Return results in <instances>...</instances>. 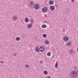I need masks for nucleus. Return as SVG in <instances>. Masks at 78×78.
<instances>
[{"label":"nucleus","instance_id":"nucleus-1","mask_svg":"<svg viewBox=\"0 0 78 78\" xmlns=\"http://www.w3.org/2000/svg\"><path fill=\"white\" fill-rule=\"evenodd\" d=\"M71 78H76L78 76V73L75 71L73 70L71 71L69 74Z\"/></svg>","mask_w":78,"mask_h":78},{"label":"nucleus","instance_id":"nucleus-2","mask_svg":"<svg viewBox=\"0 0 78 78\" xmlns=\"http://www.w3.org/2000/svg\"><path fill=\"white\" fill-rule=\"evenodd\" d=\"M69 39V37L68 36H65L63 38V40L65 41V42H67Z\"/></svg>","mask_w":78,"mask_h":78},{"label":"nucleus","instance_id":"nucleus-3","mask_svg":"<svg viewBox=\"0 0 78 78\" xmlns=\"http://www.w3.org/2000/svg\"><path fill=\"white\" fill-rule=\"evenodd\" d=\"M39 50L41 52L44 51L45 50V48L43 46L40 47L39 48Z\"/></svg>","mask_w":78,"mask_h":78},{"label":"nucleus","instance_id":"nucleus-4","mask_svg":"<svg viewBox=\"0 0 78 78\" xmlns=\"http://www.w3.org/2000/svg\"><path fill=\"white\" fill-rule=\"evenodd\" d=\"M42 11L44 13H45V12L47 11V8L46 7L43 8L42 9Z\"/></svg>","mask_w":78,"mask_h":78},{"label":"nucleus","instance_id":"nucleus-5","mask_svg":"<svg viewBox=\"0 0 78 78\" xmlns=\"http://www.w3.org/2000/svg\"><path fill=\"white\" fill-rule=\"evenodd\" d=\"M33 27V24L32 23H30L27 25V28L29 29H30Z\"/></svg>","mask_w":78,"mask_h":78},{"label":"nucleus","instance_id":"nucleus-6","mask_svg":"<svg viewBox=\"0 0 78 78\" xmlns=\"http://www.w3.org/2000/svg\"><path fill=\"white\" fill-rule=\"evenodd\" d=\"M34 2H31L29 3V6L30 7H32L34 6Z\"/></svg>","mask_w":78,"mask_h":78},{"label":"nucleus","instance_id":"nucleus-7","mask_svg":"<svg viewBox=\"0 0 78 78\" xmlns=\"http://www.w3.org/2000/svg\"><path fill=\"white\" fill-rule=\"evenodd\" d=\"M48 3L49 5H52L54 4V2L52 0H50L49 1Z\"/></svg>","mask_w":78,"mask_h":78},{"label":"nucleus","instance_id":"nucleus-8","mask_svg":"<svg viewBox=\"0 0 78 78\" xmlns=\"http://www.w3.org/2000/svg\"><path fill=\"white\" fill-rule=\"evenodd\" d=\"M50 9L51 11H54L55 9V6H51L50 7Z\"/></svg>","mask_w":78,"mask_h":78},{"label":"nucleus","instance_id":"nucleus-9","mask_svg":"<svg viewBox=\"0 0 78 78\" xmlns=\"http://www.w3.org/2000/svg\"><path fill=\"white\" fill-rule=\"evenodd\" d=\"M34 8L35 9H39V5L38 4H36L35 5H34Z\"/></svg>","mask_w":78,"mask_h":78},{"label":"nucleus","instance_id":"nucleus-10","mask_svg":"<svg viewBox=\"0 0 78 78\" xmlns=\"http://www.w3.org/2000/svg\"><path fill=\"white\" fill-rule=\"evenodd\" d=\"M12 19L13 20H16L17 19V16H14L12 17Z\"/></svg>","mask_w":78,"mask_h":78},{"label":"nucleus","instance_id":"nucleus-11","mask_svg":"<svg viewBox=\"0 0 78 78\" xmlns=\"http://www.w3.org/2000/svg\"><path fill=\"white\" fill-rule=\"evenodd\" d=\"M66 46H70V45H72V43L71 42H67L66 44Z\"/></svg>","mask_w":78,"mask_h":78},{"label":"nucleus","instance_id":"nucleus-12","mask_svg":"<svg viewBox=\"0 0 78 78\" xmlns=\"http://www.w3.org/2000/svg\"><path fill=\"white\" fill-rule=\"evenodd\" d=\"M69 53L70 54H73L75 53V52H74V51L72 49H71L70 50H69Z\"/></svg>","mask_w":78,"mask_h":78},{"label":"nucleus","instance_id":"nucleus-13","mask_svg":"<svg viewBox=\"0 0 78 78\" xmlns=\"http://www.w3.org/2000/svg\"><path fill=\"white\" fill-rule=\"evenodd\" d=\"M44 44H46L47 45L48 44H49V41L47 40H45Z\"/></svg>","mask_w":78,"mask_h":78},{"label":"nucleus","instance_id":"nucleus-14","mask_svg":"<svg viewBox=\"0 0 78 78\" xmlns=\"http://www.w3.org/2000/svg\"><path fill=\"white\" fill-rule=\"evenodd\" d=\"M47 56H51V52H48L47 53Z\"/></svg>","mask_w":78,"mask_h":78},{"label":"nucleus","instance_id":"nucleus-15","mask_svg":"<svg viewBox=\"0 0 78 78\" xmlns=\"http://www.w3.org/2000/svg\"><path fill=\"white\" fill-rule=\"evenodd\" d=\"M41 27L42 28H45L47 27V26L45 24H43L41 25Z\"/></svg>","mask_w":78,"mask_h":78},{"label":"nucleus","instance_id":"nucleus-16","mask_svg":"<svg viewBox=\"0 0 78 78\" xmlns=\"http://www.w3.org/2000/svg\"><path fill=\"white\" fill-rule=\"evenodd\" d=\"M35 50L37 52H39V48L38 47H36L35 48Z\"/></svg>","mask_w":78,"mask_h":78},{"label":"nucleus","instance_id":"nucleus-17","mask_svg":"<svg viewBox=\"0 0 78 78\" xmlns=\"http://www.w3.org/2000/svg\"><path fill=\"white\" fill-rule=\"evenodd\" d=\"M16 41H20V37H17L16 38Z\"/></svg>","mask_w":78,"mask_h":78},{"label":"nucleus","instance_id":"nucleus-18","mask_svg":"<svg viewBox=\"0 0 78 78\" xmlns=\"http://www.w3.org/2000/svg\"><path fill=\"white\" fill-rule=\"evenodd\" d=\"M25 22H26V23L28 22H29V20L27 18H26L25 19Z\"/></svg>","mask_w":78,"mask_h":78},{"label":"nucleus","instance_id":"nucleus-19","mask_svg":"<svg viewBox=\"0 0 78 78\" xmlns=\"http://www.w3.org/2000/svg\"><path fill=\"white\" fill-rule=\"evenodd\" d=\"M44 73L46 75H47V74H48V72L47 71H44Z\"/></svg>","mask_w":78,"mask_h":78},{"label":"nucleus","instance_id":"nucleus-20","mask_svg":"<svg viewBox=\"0 0 78 78\" xmlns=\"http://www.w3.org/2000/svg\"><path fill=\"white\" fill-rule=\"evenodd\" d=\"M42 37H44V38H45V37H47V34H43L42 35Z\"/></svg>","mask_w":78,"mask_h":78},{"label":"nucleus","instance_id":"nucleus-21","mask_svg":"<svg viewBox=\"0 0 78 78\" xmlns=\"http://www.w3.org/2000/svg\"><path fill=\"white\" fill-rule=\"evenodd\" d=\"M58 63H55V67L56 69H58Z\"/></svg>","mask_w":78,"mask_h":78},{"label":"nucleus","instance_id":"nucleus-22","mask_svg":"<svg viewBox=\"0 0 78 78\" xmlns=\"http://www.w3.org/2000/svg\"><path fill=\"white\" fill-rule=\"evenodd\" d=\"M25 67L26 68H27V69H28V68L29 67V66H28V65H26L25 66Z\"/></svg>","mask_w":78,"mask_h":78},{"label":"nucleus","instance_id":"nucleus-23","mask_svg":"<svg viewBox=\"0 0 78 78\" xmlns=\"http://www.w3.org/2000/svg\"><path fill=\"white\" fill-rule=\"evenodd\" d=\"M39 62H40V64H44V62H43V61H40Z\"/></svg>","mask_w":78,"mask_h":78},{"label":"nucleus","instance_id":"nucleus-24","mask_svg":"<svg viewBox=\"0 0 78 78\" xmlns=\"http://www.w3.org/2000/svg\"><path fill=\"white\" fill-rule=\"evenodd\" d=\"M30 22L31 23H33L34 22H33V19H31L30 20Z\"/></svg>","mask_w":78,"mask_h":78},{"label":"nucleus","instance_id":"nucleus-25","mask_svg":"<svg viewBox=\"0 0 78 78\" xmlns=\"http://www.w3.org/2000/svg\"><path fill=\"white\" fill-rule=\"evenodd\" d=\"M55 6L56 8H58V5H57V4H55Z\"/></svg>","mask_w":78,"mask_h":78},{"label":"nucleus","instance_id":"nucleus-26","mask_svg":"<svg viewBox=\"0 0 78 78\" xmlns=\"http://www.w3.org/2000/svg\"><path fill=\"white\" fill-rule=\"evenodd\" d=\"M0 63H1L2 64H3L4 63V62H3V61H2L0 62Z\"/></svg>","mask_w":78,"mask_h":78},{"label":"nucleus","instance_id":"nucleus-27","mask_svg":"<svg viewBox=\"0 0 78 78\" xmlns=\"http://www.w3.org/2000/svg\"><path fill=\"white\" fill-rule=\"evenodd\" d=\"M16 53L14 54V56H16Z\"/></svg>","mask_w":78,"mask_h":78},{"label":"nucleus","instance_id":"nucleus-28","mask_svg":"<svg viewBox=\"0 0 78 78\" xmlns=\"http://www.w3.org/2000/svg\"><path fill=\"white\" fill-rule=\"evenodd\" d=\"M71 1L73 2H74V0H71Z\"/></svg>","mask_w":78,"mask_h":78},{"label":"nucleus","instance_id":"nucleus-29","mask_svg":"<svg viewBox=\"0 0 78 78\" xmlns=\"http://www.w3.org/2000/svg\"><path fill=\"white\" fill-rule=\"evenodd\" d=\"M74 69H76V66H75L74 67Z\"/></svg>","mask_w":78,"mask_h":78},{"label":"nucleus","instance_id":"nucleus-30","mask_svg":"<svg viewBox=\"0 0 78 78\" xmlns=\"http://www.w3.org/2000/svg\"><path fill=\"white\" fill-rule=\"evenodd\" d=\"M50 76H48V77H47V78H50Z\"/></svg>","mask_w":78,"mask_h":78},{"label":"nucleus","instance_id":"nucleus-31","mask_svg":"<svg viewBox=\"0 0 78 78\" xmlns=\"http://www.w3.org/2000/svg\"><path fill=\"white\" fill-rule=\"evenodd\" d=\"M77 51L78 52V48H77Z\"/></svg>","mask_w":78,"mask_h":78},{"label":"nucleus","instance_id":"nucleus-32","mask_svg":"<svg viewBox=\"0 0 78 78\" xmlns=\"http://www.w3.org/2000/svg\"><path fill=\"white\" fill-rule=\"evenodd\" d=\"M77 72H78V70H77Z\"/></svg>","mask_w":78,"mask_h":78}]
</instances>
